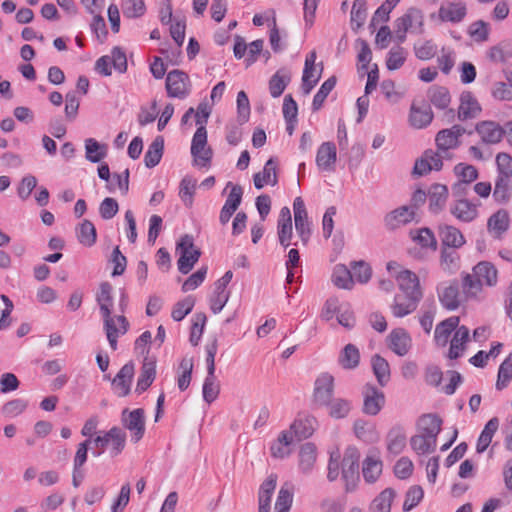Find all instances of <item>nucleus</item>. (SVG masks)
I'll return each mask as SVG.
<instances>
[{"label": "nucleus", "instance_id": "1", "mask_svg": "<svg viewBox=\"0 0 512 512\" xmlns=\"http://www.w3.org/2000/svg\"><path fill=\"white\" fill-rule=\"evenodd\" d=\"M96 301L103 318V329L109 345L112 350H116L118 337L128 332L130 323L124 315L112 316L113 287L109 282L100 284Z\"/></svg>", "mask_w": 512, "mask_h": 512}, {"label": "nucleus", "instance_id": "2", "mask_svg": "<svg viewBox=\"0 0 512 512\" xmlns=\"http://www.w3.org/2000/svg\"><path fill=\"white\" fill-rule=\"evenodd\" d=\"M176 251L180 254L177 261L179 272L188 274L201 256L200 249L194 245L193 236L189 234L183 235L177 243Z\"/></svg>", "mask_w": 512, "mask_h": 512}, {"label": "nucleus", "instance_id": "3", "mask_svg": "<svg viewBox=\"0 0 512 512\" xmlns=\"http://www.w3.org/2000/svg\"><path fill=\"white\" fill-rule=\"evenodd\" d=\"M342 479L345 481L346 491L354 490L359 479V452L355 447L345 450L342 462Z\"/></svg>", "mask_w": 512, "mask_h": 512}, {"label": "nucleus", "instance_id": "4", "mask_svg": "<svg viewBox=\"0 0 512 512\" xmlns=\"http://www.w3.org/2000/svg\"><path fill=\"white\" fill-rule=\"evenodd\" d=\"M207 145V130L205 126H199L193 135L191 143V154L194 164L201 167H207L211 163L212 149Z\"/></svg>", "mask_w": 512, "mask_h": 512}, {"label": "nucleus", "instance_id": "5", "mask_svg": "<svg viewBox=\"0 0 512 512\" xmlns=\"http://www.w3.org/2000/svg\"><path fill=\"white\" fill-rule=\"evenodd\" d=\"M121 423L123 427L130 431L131 440L134 443L140 441L145 433V411L137 408L130 411L128 408L123 409L121 413Z\"/></svg>", "mask_w": 512, "mask_h": 512}, {"label": "nucleus", "instance_id": "6", "mask_svg": "<svg viewBox=\"0 0 512 512\" xmlns=\"http://www.w3.org/2000/svg\"><path fill=\"white\" fill-rule=\"evenodd\" d=\"M166 90L169 97L184 99L191 91L189 76L181 70H172L166 77Z\"/></svg>", "mask_w": 512, "mask_h": 512}, {"label": "nucleus", "instance_id": "7", "mask_svg": "<svg viewBox=\"0 0 512 512\" xmlns=\"http://www.w3.org/2000/svg\"><path fill=\"white\" fill-rule=\"evenodd\" d=\"M334 377L329 373L320 374L315 380L312 400L317 407H326L333 399Z\"/></svg>", "mask_w": 512, "mask_h": 512}, {"label": "nucleus", "instance_id": "8", "mask_svg": "<svg viewBox=\"0 0 512 512\" xmlns=\"http://www.w3.org/2000/svg\"><path fill=\"white\" fill-rule=\"evenodd\" d=\"M362 411L366 415L375 416L385 405L384 393L373 384L367 383L362 389Z\"/></svg>", "mask_w": 512, "mask_h": 512}, {"label": "nucleus", "instance_id": "9", "mask_svg": "<svg viewBox=\"0 0 512 512\" xmlns=\"http://www.w3.org/2000/svg\"><path fill=\"white\" fill-rule=\"evenodd\" d=\"M464 133H466V130L461 125H453L449 129L440 130L435 137L438 150L447 156H450L448 150L455 149L459 146V138Z\"/></svg>", "mask_w": 512, "mask_h": 512}, {"label": "nucleus", "instance_id": "10", "mask_svg": "<svg viewBox=\"0 0 512 512\" xmlns=\"http://www.w3.org/2000/svg\"><path fill=\"white\" fill-rule=\"evenodd\" d=\"M475 132L480 136L482 143L495 145L505 136V129L495 121H480L475 125Z\"/></svg>", "mask_w": 512, "mask_h": 512}, {"label": "nucleus", "instance_id": "11", "mask_svg": "<svg viewBox=\"0 0 512 512\" xmlns=\"http://www.w3.org/2000/svg\"><path fill=\"white\" fill-rule=\"evenodd\" d=\"M422 298V292H414L413 295L397 294L394 297V303L391 306L395 317H404L416 310L418 303Z\"/></svg>", "mask_w": 512, "mask_h": 512}, {"label": "nucleus", "instance_id": "12", "mask_svg": "<svg viewBox=\"0 0 512 512\" xmlns=\"http://www.w3.org/2000/svg\"><path fill=\"white\" fill-rule=\"evenodd\" d=\"M450 213L457 220L469 223L478 217V206L467 199H456L450 205Z\"/></svg>", "mask_w": 512, "mask_h": 512}, {"label": "nucleus", "instance_id": "13", "mask_svg": "<svg viewBox=\"0 0 512 512\" xmlns=\"http://www.w3.org/2000/svg\"><path fill=\"white\" fill-rule=\"evenodd\" d=\"M277 234L280 245L283 248H288L292 242L293 237V229H292V219L291 212L288 207H283L280 210L278 224H277Z\"/></svg>", "mask_w": 512, "mask_h": 512}, {"label": "nucleus", "instance_id": "14", "mask_svg": "<svg viewBox=\"0 0 512 512\" xmlns=\"http://www.w3.org/2000/svg\"><path fill=\"white\" fill-rule=\"evenodd\" d=\"M415 216V211L409 206H401L389 212L384 217V223L387 229L394 230L402 225L410 223Z\"/></svg>", "mask_w": 512, "mask_h": 512}, {"label": "nucleus", "instance_id": "15", "mask_svg": "<svg viewBox=\"0 0 512 512\" xmlns=\"http://www.w3.org/2000/svg\"><path fill=\"white\" fill-rule=\"evenodd\" d=\"M337 159L336 146L332 142H324L317 150L316 164L322 171H334Z\"/></svg>", "mask_w": 512, "mask_h": 512}, {"label": "nucleus", "instance_id": "16", "mask_svg": "<svg viewBox=\"0 0 512 512\" xmlns=\"http://www.w3.org/2000/svg\"><path fill=\"white\" fill-rule=\"evenodd\" d=\"M427 195L429 200V211L433 214H438L446 205L449 190L446 185L435 183L430 186Z\"/></svg>", "mask_w": 512, "mask_h": 512}, {"label": "nucleus", "instance_id": "17", "mask_svg": "<svg viewBox=\"0 0 512 512\" xmlns=\"http://www.w3.org/2000/svg\"><path fill=\"white\" fill-rule=\"evenodd\" d=\"M389 348L399 356H405L411 348V337L403 328H397L388 336Z\"/></svg>", "mask_w": 512, "mask_h": 512}, {"label": "nucleus", "instance_id": "18", "mask_svg": "<svg viewBox=\"0 0 512 512\" xmlns=\"http://www.w3.org/2000/svg\"><path fill=\"white\" fill-rule=\"evenodd\" d=\"M481 106L477 99L469 91H465L460 96V105L458 108V119L465 121L476 118L481 112Z\"/></svg>", "mask_w": 512, "mask_h": 512}, {"label": "nucleus", "instance_id": "19", "mask_svg": "<svg viewBox=\"0 0 512 512\" xmlns=\"http://www.w3.org/2000/svg\"><path fill=\"white\" fill-rule=\"evenodd\" d=\"M135 366L128 362L121 367L112 381L119 397H125L130 393V386L134 376Z\"/></svg>", "mask_w": 512, "mask_h": 512}, {"label": "nucleus", "instance_id": "20", "mask_svg": "<svg viewBox=\"0 0 512 512\" xmlns=\"http://www.w3.org/2000/svg\"><path fill=\"white\" fill-rule=\"evenodd\" d=\"M315 61H316V52L311 51L305 59V65L303 70V76H302V91L305 95H308L312 89L315 87L319 79L321 78V74L323 71V64L320 63V70L315 78L310 79V71H316L315 67Z\"/></svg>", "mask_w": 512, "mask_h": 512}, {"label": "nucleus", "instance_id": "21", "mask_svg": "<svg viewBox=\"0 0 512 512\" xmlns=\"http://www.w3.org/2000/svg\"><path fill=\"white\" fill-rule=\"evenodd\" d=\"M318 421L314 416L299 414L291 424L290 429L294 432L298 440L307 439L313 435Z\"/></svg>", "mask_w": 512, "mask_h": 512}, {"label": "nucleus", "instance_id": "22", "mask_svg": "<svg viewBox=\"0 0 512 512\" xmlns=\"http://www.w3.org/2000/svg\"><path fill=\"white\" fill-rule=\"evenodd\" d=\"M438 234L442 247L457 249L465 244V238L461 231L451 225H439Z\"/></svg>", "mask_w": 512, "mask_h": 512}, {"label": "nucleus", "instance_id": "23", "mask_svg": "<svg viewBox=\"0 0 512 512\" xmlns=\"http://www.w3.org/2000/svg\"><path fill=\"white\" fill-rule=\"evenodd\" d=\"M467 14L466 5L463 2H449L442 4L438 16L443 22L459 23Z\"/></svg>", "mask_w": 512, "mask_h": 512}, {"label": "nucleus", "instance_id": "24", "mask_svg": "<svg viewBox=\"0 0 512 512\" xmlns=\"http://www.w3.org/2000/svg\"><path fill=\"white\" fill-rule=\"evenodd\" d=\"M440 303L448 310H455L460 305L459 284L453 281L438 290Z\"/></svg>", "mask_w": 512, "mask_h": 512}, {"label": "nucleus", "instance_id": "25", "mask_svg": "<svg viewBox=\"0 0 512 512\" xmlns=\"http://www.w3.org/2000/svg\"><path fill=\"white\" fill-rule=\"evenodd\" d=\"M423 26V14L421 10L417 8H410L401 17L395 20V27H399L404 31H409L412 28L416 29V32L421 33Z\"/></svg>", "mask_w": 512, "mask_h": 512}, {"label": "nucleus", "instance_id": "26", "mask_svg": "<svg viewBox=\"0 0 512 512\" xmlns=\"http://www.w3.org/2000/svg\"><path fill=\"white\" fill-rule=\"evenodd\" d=\"M277 485V475L270 474L260 485L258 500L259 512H270L271 498Z\"/></svg>", "mask_w": 512, "mask_h": 512}, {"label": "nucleus", "instance_id": "27", "mask_svg": "<svg viewBox=\"0 0 512 512\" xmlns=\"http://www.w3.org/2000/svg\"><path fill=\"white\" fill-rule=\"evenodd\" d=\"M317 459V448L314 443L307 442L301 445L299 450V470L303 474H310Z\"/></svg>", "mask_w": 512, "mask_h": 512}, {"label": "nucleus", "instance_id": "28", "mask_svg": "<svg viewBox=\"0 0 512 512\" xmlns=\"http://www.w3.org/2000/svg\"><path fill=\"white\" fill-rule=\"evenodd\" d=\"M469 333V329L466 326L462 325L457 327L450 342V348L448 352V357L450 359L459 358L466 350V343L469 340Z\"/></svg>", "mask_w": 512, "mask_h": 512}, {"label": "nucleus", "instance_id": "29", "mask_svg": "<svg viewBox=\"0 0 512 512\" xmlns=\"http://www.w3.org/2000/svg\"><path fill=\"white\" fill-rule=\"evenodd\" d=\"M387 450L393 455H399L406 447V432L402 426L392 427L386 436Z\"/></svg>", "mask_w": 512, "mask_h": 512}, {"label": "nucleus", "instance_id": "30", "mask_svg": "<svg viewBox=\"0 0 512 512\" xmlns=\"http://www.w3.org/2000/svg\"><path fill=\"white\" fill-rule=\"evenodd\" d=\"M460 319L458 316H451L441 321L435 328L434 339L440 346H446L450 335L459 326Z\"/></svg>", "mask_w": 512, "mask_h": 512}, {"label": "nucleus", "instance_id": "31", "mask_svg": "<svg viewBox=\"0 0 512 512\" xmlns=\"http://www.w3.org/2000/svg\"><path fill=\"white\" fill-rule=\"evenodd\" d=\"M155 377H156L155 361L148 360L147 358H145V360L142 364V367H141L140 375L137 380L135 392L138 394H141L144 391H146L151 386L153 381L155 380Z\"/></svg>", "mask_w": 512, "mask_h": 512}, {"label": "nucleus", "instance_id": "32", "mask_svg": "<svg viewBox=\"0 0 512 512\" xmlns=\"http://www.w3.org/2000/svg\"><path fill=\"white\" fill-rule=\"evenodd\" d=\"M254 186L256 189H262L265 184L275 186L278 182L276 172V161L270 158L264 165L263 171L254 174Z\"/></svg>", "mask_w": 512, "mask_h": 512}, {"label": "nucleus", "instance_id": "33", "mask_svg": "<svg viewBox=\"0 0 512 512\" xmlns=\"http://www.w3.org/2000/svg\"><path fill=\"white\" fill-rule=\"evenodd\" d=\"M433 120V112L429 105H423L422 107H416L412 104L409 115V122L411 126L416 129H422L427 127Z\"/></svg>", "mask_w": 512, "mask_h": 512}, {"label": "nucleus", "instance_id": "34", "mask_svg": "<svg viewBox=\"0 0 512 512\" xmlns=\"http://www.w3.org/2000/svg\"><path fill=\"white\" fill-rule=\"evenodd\" d=\"M473 273L474 277L478 278L482 285L495 286L497 283V269L488 261L479 262L473 268Z\"/></svg>", "mask_w": 512, "mask_h": 512}, {"label": "nucleus", "instance_id": "35", "mask_svg": "<svg viewBox=\"0 0 512 512\" xmlns=\"http://www.w3.org/2000/svg\"><path fill=\"white\" fill-rule=\"evenodd\" d=\"M399 289L403 294L410 296L414 292H422L418 276L410 270H403L397 275Z\"/></svg>", "mask_w": 512, "mask_h": 512}, {"label": "nucleus", "instance_id": "36", "mask_svg": "<svg viewBox=\"0 0 512 512\" xmlns=\"http://www.w3.org/2000/svg\"><path fill=\"white\" fill-rule=\"evenodd\" d=\"M353 428L356 437L366 443H375L379 440L375 425L366 420L357 419Z\"/></svg>", "mask_w": 512, "mask_h": 512}, {"label": "nucleus", "instance_id": "37", "mask_svg": "<svg viewBox=\"0 0 512 512\" xmlns=\"http://www.w3.org/2000/svg\"><path fill=\"white\" fill-rule=\"evenodd\" d=\"M442 420L437 415L426 414L419 420L421 434L437 441V436L441 431Z\"/></svg>", "mask_w": 512, "mask_h": 512}, {"label": "nucleus", "instance_id": "38", "mask_svg": "<svg viewBox=\"0 0 512 512\" xmlns=\"http://www.w3.org/2000/svg\"><path fill=\"white\" fill-rule=\"evenodd\" d=\"M291 81V74L286 69H279L269 81V91L272 97L277 98L284 92Z\"/></svg>", "mask_w": 512, "mask_h": 512}, {"label": "nucleus", "instance_id": "39", "mask_svg": "<svg viewBox=\"0 0 512 512\" xmlns=\"http://www.w3.org/2000/svg\"><path fill=\"white\" fill-rule=\"evenodd\" d=\"M164 151V138L157 136L149 145L144 156L146 167L153 168L159 164Z\"/></svg>", "mask_w": 512, "mask_h": 512}, {"label": "nucleus", "instance_id": "40", "mask_svg": "<svg viewBox=\"0 0 512 512\" xmlns=\"http://www.w3.org/2000/svg\"><path fill=\"white\" fill-rule=\"evenodd\" d=\"M373 373L380 386L384 387L390 380V366L386 359L376 354L371 359Z\"/></svg>", "mask_w": 512, "mask_h": 512}, {"label": "nucleus", "instance_id": "41", "mask_svg": "<svg viewBox=\"0 0 512 512\" xmlns=\"http://www.w3.org/2000/svg\"><path fill=\"white\" fill-rule=\"evenodd\" d=\"M510 224V217L505 209H500L492 214L487 222L488 229L500 236L508 230Z\"/></svg>", "mask_w": 512, "mask_h": 512}, {"label": "nucleus", "instance_id": "42", "mask_svg": "<svg viewBox=\"0 0 512 512\" xmlns=\"http://www.w3.org/2000/svg\"><path fill=\"white\" fill-rule=\"evenodd\" d=\"M395 495V491L392 488L384 489L371 502L369 512H390Z\"/></svg>", "mask_w": 512, "mask_h": 512}, {"label": "nucleus", "instance_id": "43", "mask_svg": "<svg viewBox=\"0 0 512 512\" xmlns=\"http://www.w3.org/2000/svg\"><path fill=\"white\" fill-rule=\"evenodd\" d=\"M487 57L491 62H505L512 57V40H503L487 51Z\"/></svg>", "mask_w": 512, "mask_h": 512}, {"label": "nucleus", "instance_id": "44", "mask_svg": "<svg viewBox=\"0 0 512 512\" xmlns=\"http://www.w3.org/2000/svg\"><path fill=\"white\" fill-rule=\"evenodd\" d=\"M338 362L344 369H355L360 362V352L353 344H347L340 352Z\"/></svg>", "mask_w": 512, "mask_h": 512}, {"label": "nucleus", "instance_id": "45", "mask_svg": "<svg viewBox=\"0 0 512 512\" xmlns=\"http://www.w3.org/2000/svg\"><path fill=\"white\" fill-rule=\"evenodd\" d=\"M498 427L499 420L496 417L491 418L486 423L477 441L476 450L478 453H483L488 448Z\"/></svg>", "mask_w": 512, "mask_h": 512}, {"label": "nucleus", "instance_id": "46", "mask_svg": "<svg viewBox=\"0 0 512 512\" xmlns=\"http://www.w3.org/2000/svg\"><path fill=\"white\" fill-rule=\"evenodd\" d=\"M430 102L439 109H446L451 101V96L446 87L433 85L428 89Z\"/></svg>", "mask_w": 512, "mask_h": 512}, {"label": "nucleus", "instance_id": "47", "mask_svg": "<svg viewBox=\"0 0 512 512\" xmlns=\"http://www.w3.org/2000/svg\"><path fill=\"white\" fill-rule=\"evenodd\" d=\"M512 195V180L504 177H497L493 191V198L499 204L509 202Z\"/></svg>", "mask_w": 512, "mask_h": 512}, {"label": "nucleus", "instance_id": "48", "mask_svg": "<svg viewBox=\"0 0 512 512\" xmlns=\"http://www.w3.org/2000/svg\"><path fill=\"white\" fill-rule=\"evenodd\" d=\"M326 408L328 409V415L331 418L343 419L349 415L352 409V402L344 398H333Z\"/></svg>", "mask_w": 512, "mask_h": 512}, {"label": "nucleus", "instance_id": "49", "mask_svg": "<svg viewBox=\"0 0 512 512\" xmlns=\"http://www.w3.org/2000/svg\"><path fill=\"white\" fill-rule=\"evenodd\" d=\"M294 489L292 484L284 483L279 492L275 503V512H289L293 503Z\"/></svg>", "mask_w": 512, "mask_h": 512}, {"label": "nucleus", "instance_id": "50", "mask_svg": "<svg viewBox=\"0 0 512 512\" xmlns=\"http://www.w3.org/2000/svg\"><path fill=\"white\" fill-rule=\"evenodd\" d=\"M437 441L430 439L428 436L421 433L411 437L410 445L411 448L419 455L430 454L435 451Z\"/></svg>", "mask_w": 512, "mask_h": 512}, {"label": "nucleus", "instance_id": "51", "mask_svg": "<svg viewBox=\"0 0 512 512\" xmlns=\"http://www.w3.org/2000/svg\"><path fill=\"white\" fill-rule=\"evenodd\" d=\"M107 437H109V441L112 445L110 450L111 455H119L124 450L126 445V432L118 426H113L107 431Z\"/></svg>", "mask_w": 512, "mask_h": 512}, {"label": "nucleus", "instance_id": "52", "mask_svg": "<svg viewBox=\"0 0 512 512\" xmlns=\"http://www.w3.org/2000/svg\"><path fill=\"white\" fill-rule=\"evenodd\" d=\"M382 472L381 460L372 456H367L363 462L362 473L368 483L375 482Z\"/></svg>", "mask_w": 512, "mask_h": 512}, {"label": "nucleus", "instance_id": "53", "mask_svg": "<svg viewBox=\"0 0 512 512\" xmlns=\"http://www.w3.org/2000/svg\"><path fill=\"white\" fill-rule=\"evenodd\" d=\"M459 255L453 248L442 247L440 265L444 271L454 273L459 268Z\"/></svg>", "mask_w": 512, "mask_h": 512}, {"label": "nucleus", "instance_id": "54", "mask_svg": "<svg viewBox=\"0 0 512 512\" xmlns=\"http://www.w3.org/2000/svg\"><path fill=\"white\" fill-rule=\"evenodd\" d=\"M411 236L423 248H430L433 251L437 250V240L434 233L429 228H420L416 231H411Z\"/></svg>", "mask_w": 512, "mask_h": 512}, {"label": "nucleus", "instance_id": "55", "mask_svg": "<svg viewBox=\"0 0 512 512\" xmlns=\"http://www.w3.org/2000/svg\"><path fill=\"white\" fill-rule=\"evenodd\" d=\"M332 282L338 288L351 289L353 286L351 271L344 265H336L332 274Z\"/></svg>", "mask_w": 512, "mask_h": 512}, {"label": "nucleus", "instance_id": "56", "mask_svg": "<svg viewBox=\"0 0 512 512\" xmlns=\"http://www.w3.org/2000/svg\"><path fill=\"white\" fill-rule=\"evenodd\" d=\"M512 380V351L507 358L501 363L498 370L496 389L502 390L508 386Z\"/></svg>", "mask_w": 512, "mask_h": 512}, {"label": "nucleus", "instance_id": "57", "mask_svg": "<svg viewBox=\"0 0 512 512\" xmlns=\"http://www.w3.org/2000/svg\"><path fill=\"white\" fill-rule=\"evenodd\" d=\"M86 159L92 163L100 162L106 156V146L93 138L85 140Z\"/></svg>", "mask_w": 512, "mask_h": 512}, {"label": "nucleus", "instance_id": "58", "mask_svg": "<svg viewBox=\"0 0 512 512\" xmlns=\"http://www.w3.org/2000/svg\"><path fill=\"white\" fill-rule=\"evenodd\" d=\"M337 79L335 76L329 77L320 87L318 92L314 95L312 102L313 111L319 110L329 93L334 89Z\"/></svg>", "mask_w": 512, "mask_h": 512}, {"label": "nucleus", "instance_id": "59", "mask_svg": "<svg viewBox=\"0 0 512 512\" xmlns=\"http://www.w3.org/2000/svg\"><path fill=\"white\" fill-rule=\"evenodd\" d=\"M407 51L401 46L392 47L386 59V67L393 71L399 69L405 62Z\"/></svg>", "mask_w": 512, "mask_h": 512}, {"label": "nucleus", "instance_id": "60", "mask_svg": "<svg viewBox=\"0 0 512 512\" xmlns=\"http://www.w3.org/2000/svg\"><path fill=\"white\" fill-rule=\"evenodd\" d=\"M195 189L196 180L192 179L189 176H186L181 180L179 187V196L186 207L192 206Z\"/></svg>", "mask_w": 512, "mask_h": 512}, {"label": "nucleus", "instance_id": "61", "mask_svg": "<svg viewBox=\"0 0 512 512\" xmlns=\"http://www.w3.org/2000/svg\"><path fill=\"white\" fill-rule=\"evenodd\" d=\"M77 237L81 244L88 247L92 246L96 242V229L93 223L84 220L79 226Z\"/></svg>", "mask_w": 512, "mask_h": 512}, {"label": "nucleus", "instance_id": "62", "mask_svg": "<svg viewBox=\"0 0 512 512\" xmlns=\"http://www.w3.org/2000/svg\"><path fill=\"white\" fill-rule=\"evenodd\" d=\"M468 34L476 42H485L489 38V24L483 20H477L470 24Z\"/></svg>", "mask_w": 512, "mask_h": 512}, {"label": "nucleus", "instance_id": "63", "mask_svg": "<svg viewBox=\"0 0 512 512\" xmlns=\"http://www.w3.org/2000/svg\"><path fill=\"white\" fill-rule=\"evenodd\" d=\"M122 11L127 18H138L146 11L143 0H125L122 4Z\"/></svg>", "mask_w": 512, "mask_h": 512}, {"label": "nucleus", "instance_id": "64", "mask_svg": "<svg viewBox=\"0 0 512 512\" xmlns=\"http://www.w3.org/2000/svg\"><path fill=\"white\" fill-rule=\"evenodd\" d=\"M496 165L498 170L497 177L512 178V156L505 152H500L496 156Z\"/></svg>", "mask_w": 512, "mask_h": 512}]
</instances>
